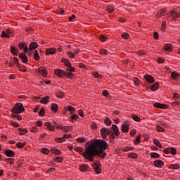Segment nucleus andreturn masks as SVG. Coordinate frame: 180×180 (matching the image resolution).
Instances as JSON below:
<instances>
[{
    "instance_id": "nucleus-4",
    "label": "nucleus",
    "mask_w": 180,
    "mask_h": 180,
    "mask_svg": "<svg viewBox=\"0 0 180 180\" xmlns=\"http://www.w3.org/2000/svg\"><path fill=\"white\" fill-rule=\"evenodd\" d=\"M12 32L11 30L10 29H6L5 30H3L1 32V39H9V37H11V36L9 34H12Z\"/></svg>"
},
{
    "instance_id": "nucleus-58",
    "label": "nucleus",
    "mask_w": 180,
    "mask_h": 180,
    "mask_svg": "<svg viewBox=\"0 0 180 180\" xmlns=\"http://www.w3.org/2000/svg\"><path fill=\"white\" fill-rule=\"evenodd\" d=\"M77 141L78 143H85V141H86V139H85V138H78L77 139Z\"/></svg>"
},
{
    "instance_id": "nucleus-8",
    "label": "nucleus",
    "mask_w": 180,
    "mask_h": 180,
    "mask_svg": "<svg viewBox=\"0 0 180 180\" xmlns=\"http://www.w3.org/2000/svg\"><path fill=\"white\" fill-rule=\"evenodd\" d=\"M54 73L56 75H58V77H60V78H63V75H65V71L61 69H56Z\"/></svg>"
},
{
    "instance_id": "nucleus-40",
    "label": "nucleus",
    "mask_w": 180,
    "mask_h": 180,
    "mask_svg": "<svg viewBox=\"0 0 180 180\" xmlns=\"http://www.w3.org/2000/svg\"><path fill=\"white\" fill-rule=\"evenodd\" d=\"M25 146H26V143L18 142L16 144V147H18V148H23V147H25Z\"/></svg>"
},
{
    "instance_id": "nucleus-1",
    "label": "nucleus",
    "mask_w": 180,
    "mask_h": 180,
    "mask_svg": "<svg viewBox=\"0 0 180 180\" xmlns=\"http://www.w3.org/2000/svg\"><path fill=\"white\" fill-rule=\"evenodd\" d=\"M108 148V143L102 139H94L87 142L85 145L84 151L82 154V157L87 160L89 162H94V157L105 158L106 153L103 150Z\"/></svg>"
},
{
    "instance_id": "nucleus-46",
    "label": "nucleus",
    "mask_w": 180,
    "mask_h": 180,
    "mask_svg": "<svg viewBox=\"0 0 180 180\" xmlns=\"http://www.w3.org/2000/svg\"><path fill=\"white\" fill-rule=\"evenodd\" d=\"M178 18H180V13H178L176 9V13H175L173 17H172V20H175V19H178Z\"/></svg>"
},
{
    "instance_id": "nucleus-33",
    "label": "nucleus",
    "mask_w": 180,
    "mask_h": 180,
    "mask_svg": "<svg viewBox=\"0 0 180 180\" xmlns=\"http://www.w3.org/2000/svg\"><path fill=\"white\" fill-rule=\"evenodd\" d=\"M156 130L157 131H158L159 133H164L165 131V129L162 128L161 126L158 125L156 127Z\"/></svg>"
},
{
    "instance_id": "nucleus-20",
    "label": "nucleus",
    "mask_w": 180,
    "mask_h": 180,
    "mask_svg": "<svg viewBox=\"0 0 180 180\" xmlns=\"http://www.w3.org/2000/svg\"><path fill=\"white\" fill-rule=\"evenodd\" d=\"M51 110L53 112V113H57L58 112V105L56 103H53L51 106Z\"/></svg>"
},
{
    "instance_id": "nucleus-38",
    "label": "nucleus",
    "mask_w": 180,
    "mask_h": 180,
    "mask_svg": "<svg viewBox=\"0 0 180 180\" xmlns=\"http://www.w3.org/2000/svg\"><path fill=\"white\" fill-rule=\"evenodd\" d=\"M34 58L36 61L40 60V56H39V52H37V51H34Z\"/></svg>"
},
{
    "instance_id": "nucleus-11",
    "label": "nucleus",
    "mask_w": 180,
    "mask_h": 180,
    "mask_svg": "<svg viewBox=\"0 0 180 180\" xmlns=\"http://www.w3.org/2000/svg\"><path fill=\"white\" fill-rule=\"evenodd\" d=\"M57 51V49H56L55 48H51V49H46V51H45V54L46 56H53V54H56V52Z\"/></svg>"
},
{
    "instance_id": "nucleus-27",
    "label": "nucleus",
    "mask_w": 180,
    "mask_h": 180,
    "mask_svg": "<svg viewBox=\"0 0 180 180\" xmlns=\"http://www.w3.org/2000/svg\"><path fill=\"white\" fill-rule=\"evenodd\" d=\"M51 152L52 154H55V155H60L61 151L58 149L52 148L51 149Z\"/></svg>"
},
{
    "instance_id": "nucleus-54",
    "label": "nucleus",
    "mask_w": 180,
    "mask_h": 180,
    "mask_svg": "<svg viewBox=\"0 0 180 180\" xmlns=\"http://www.w3.org/2000/svg\"><path fill=\"white\" fill-rule=\"evenodd\" d=\"M56 141H57L58 143H63V141H65V139L63 137H60V138H56Z\"/></svg>"
},
{
    "instance_id": "nucleus-63",
    "label": "nucleus",
    "mask_w": 180,
    "mask_h": 180,
    "mask_svg": "<svg viewBox=\"0 0 180 180\" xmlns=\"http://www.w3.org/2000/svg\"><path fill=\"white\" fill-rule=\"evenodd\" d=\"M81 51V49H79V48H78L77 46H75V49H74V53L75 54H78V53Z\"/></svg>"
},
{
    "instance_id": "nucleus-25",
    "label": "nucleus",
    "mask_w": 180,
    "mask_h": 180,
    "mask_svg": "<svg viewBox=\"0 0 180 180\" xmlns=\"http://www.w3.org/2000/svg\"><path fill=\"white\" fill-rule=\"evenodd\" d=\"M44 126H46V127H47V129L51 131H53L54 127L51 126V124L49 122H46L44 123Z\"/></svg>"
},
{
    "instance_id": "nucleus-51",
    "label": "nucleus",
    "mask_w": 180,
    "mask_h": 180,
    "mask_svg": "<svg viewBox=\"0 0 180 180\" xmlns=\"http://www.w3.org/2000/svg\"><path fill=\"white\" fill-rule=\"evenodd\" d=\"M170 154H172L173 155H176V148H175L174 147L170 148Z\"/></svg>"
},
{
    "instance_id": "nucleus-5",
    "label": "nucleus",
    "mask_w": 180,
    "mask_h": 180,
    "mask_svg": "<svg viewBox=\"0 0 180 180\" xmlns=\"http://www.w3.org/2000/svg\"><path fill=\"white\" fill-rule=\"evenodd\" d=\"M109 134H110V131H109L108 129L103 128L101 129V135L102 139H105L108 137V136H109Z\"/></svg>"
},
{
    "instance_id": "nucleus-50",
    "label": "nucleus",
    "mask_w": 180,
    "mask_h": 180,
    "mask_svg": "<svg viewBox=\"0 0 180 180\" xmlns=\"http://www.w3.org/2000/svg\"><path fill=\"white\" fill-rule=\"evenodd\" d=\"M99 39L101 40V41H102L103 43L106 41V40H108V37L105 36V35H101L99 37Z\"/></svg>"
},
{
    "instance_id": "nucleus-39",
    "label": "nucleus",
    "mask_w": 180,
    "mask_h": 180,
    "mask_svg": "<svg viewBox=\"0 0 180 180\" xmlns=\"http://www.w3.org/2000/svg\"><path fill=\"white\" fill-rule=\"evenodd\" d=\"M167 28V22L163 21L161 25V30L162 32H165V29Z\"/></svg>"
},
{
    "instance_id": "nucleus-24",
    "label": "nucleus",
    "mask_w": 180,
    "mask_h": 180,
    "mask_svg": "<svg viewBox=\"0 0 180 180\" xmlns=\"http://www.w3.org/2000/svg\"><path fill=\"white\" fill-rule=\"evenodd\" d=\"M49 99H50V96H46L41 99L40 102L44 105H46V103H49Z\"/></svg>"
},
{
    "instance_id": "nucleus-10",
    "label": "nucleus",
    "mask_w": 180,
    "mask_h": 180,
    "mask_svg": "<svg viewBox=\"0 0 180 180\" xmlns=\"http://www.w3.org/2000/svg\"><path fill=\"white\" fill-rule=\"evenodd\" d=\"M19 57H20V58H21L22 63H23L24 64H26V63H27V61H29V59L27 58V56H26V53H20Z\"/></svg>"
},
{
    "instance_id": "nucleus-57",
    "label": "nucleus",
    "mask_w": 180,
    "mask_h": 180,
    "mask_svg": "<svg viewBox=\"0 0 180 180\" xmlns=\"http://www.w3.org/2000/svg\"><path fill=\"white\" fill-rule=\"evenodd\" d=\"M141 134H139V135L136 137L134 143H135V144H139V143H140V140H141Z\"/></svg>"
},
{
    "instance_id": "nucleus-34",
    "label": "nucleus",
    "mask_w": 180,
    "mask_h": 180,
    "mask_svg": "<svg viewBox=\"0 0 180 180\" xmlns=\"http://www.w3.org/2000/svg\"><path fill=\"white\" fill-rule=\"evenodd\" d=\"M13 61H14V64H15L16 67L18 68H20V64L19 63V60H18V58L14 57L13 58Z\"/></svg>"
},
{
    "instance_id": "nucleus-32",
    "label": "nucleus",
    "mask_w": 180,
    "mask_h": 180,
    "mask_svg": "<svg viewBox=\"0 0 180 180\" xmlns=\"http://www.w3.org/2000/svg\"><path fill=\"white\" fill-rule=\"evenodd\" d=\"M65 72V75L66 77H72V75H74V74L72 73L71 70H70V69L68 68V69H66Z\"/></svg>"
},
{
    "instance_id": "nucleus-61",
    "label": "nucleus",
    "mask_w": 180,
    "mask_h": 180,
    "mask_svg": "<svg viewBox=\"0 0 180 180\" xmlns=\"http://www.w3.org/2000/svg\"><path fill=\"white\" fill-rule=\"evenodd\" d=\"M56 162H63V158L61 157H57L55 159Z\"/></svg>"
},
{
    "instance_id": "nucleus-21",
    "label": "nucleus",
    "mask_w": 180,
    "mask_h": 180,
    "mask_svg": "<svg viewBox=\"0 0 180 180\" xmlns=\"http://www.w3.org/2000/svg\"><path fill=\"white\" fill-rule=\"evenodd\" d=\"M62 131L63 133H68V131H72V127L71 126L63 127Z\"/></svg>"
},
{
    "instance_id": "nucleus-29",
    "label": "nucleus",
    "mask_w": 180,
    "mask_h": 180,
    "mask_svg": "<svg viewBox=\"0 0 180 180\" xmlns=\"http://www.w3.org/2000/svg\"><path fill=\"white\" fill-rule=\"evenodd\" d=\"M160 86V83L155 82L153 85L150 86L151 91H157Z\"/></svg>"
},
{
    "instance_id": "nucleus-12",
    "label": "nucleus",
    "mask_w": 180,
    "mask_h": 180,
    "mask_svg": "<svg viewBox=\"0 0 180 180\" xmlns=\"http://www.w3.org/2000/svg\"><path fill=\"white\" fill-rule=\"evenodd\" d=\"M166 12H167L166 8H162L159 10L156 14L157 19H158L159 18H162V16H164V13H165Z\"/></svg>"
},
{
    "instance_id": "nucleus-28",
    "label": "nucleus",
    "mask_w": 180,
    "mask_h": 180,
    "mask_svg": "<svg viewBox=\"0 0 180 180\" xmlns=\"http://www.w3.org/2000/svg\"><path fill=\"white\" fill-rule=\"evenodd\" d=\"M175 13H176V8H174L172 11H170L169 13H167V16L168 18H172V17L175 15Z\"/></svg>"
},
{
    "instance_id": "nucleus-43",
    "label": "nucleus",
    "mask_w": 180,
    "mask_h": 180,
    "mask_svg": "<svg viewBox=\"0 0 180 180\" xmlns=\"http://www.w3.org/2000/svg\"><path fill=\"white\" fill-rule=\"evenodd\" d=\"M67 55L68 56L69 58H75V54L74 52L68 51L67 53Z\"/></svg>"
},
{
    "instance_id": "nucleus-15",
    "label": "nucleus",
    "mask_w": 180,
    "mask_h": 180,
    "mask_svg": "<svg viewBox=\"0 0 180 180\" xmlns=\"http://www.w3.org/2000/svg\"><path fill=\"white\" fill-rule=\"evenodd\" d=\"M39 72H40L42 75V77H47V70L46 68H43V67H40L38 69Z\"/></svg>"
},
{
    "instance_id": "nucleus-52",
    "label": "nucleus",
    "mask_w": 180,
    "mask_h": 180,
    "mask_svg": "<svg viewBox=\"0 0 180 180\" xmlns=\"http://www.w3.org/2000/svg\"><path fill=\"white\" fill-rule=\"evenodd\" d=\"M154 144L158 146V147H160V148L162 147V145H161V143H160V141L158 139H155L154 140Z\"/></svg>"
},
{
    "instance_id": "nucleus-17",
    "label": "nucleus",
    "mask_w": 180,
    "mask_h": 180,
    "mask_svg": "<svg viewBox=\"0 0 180 180\" xmlns=\"http://www.w3.org/2000/svg\"><path fill=\"white\" fill-rule=\"evenodd\" d=\"M37 47H39V44H37V42H32L30 44L29 50H30V51H32V50H36V49H37Z\"/></svg>"
},
{
    "instance_id": "nucleus-31",
    "label": "nucleus",
    "mask_w": 180,
    "mask_h": 180,
    "mask_svg": "<svg viewBox=\"0 0 180 180\" xmlns=\"http://www.w3.org/2000/svg\"><path fill=\"white\" fill-rule=\"evenodd\" d=\"M65 96V94H64V91H59L56 94V98H63Z\"/></svg>"
},
{
    "instance_id": "nucleus-35",
    "label": "nucleus",
    "mask_w": 180,
    "mask_h": 180,
    "mask_svg": "<svg viewBox=\"0 0 180 180\" xmlns=\"http://www.w3.org/2000/svg\"><path fill=\"white\" fill-rule=\"evenodd\" d=\"M68 110L70 112V115H72V113L75 112V108L72 107V105H68Z\"/></svg>"
},
{
    "instance_id": "nucleus-6",
    "label": "nucleus",
    "mask_w": 180,
    "mask_h": 180,
    "mask_svg": "<svg viewBox=\"0 0 180 180\" xmlns=\"http://www.w3.org/2000/svg\"><path fill=\"white\" fill-rule=\"evenodd\" d=\"M143 78L146 79V82H148L149 84H154V82H155L154 77L150 75H145Z\"/></svg>"
},
{
    "instance_id": "nucleus-37",
    "label": "nucleus",
    "mask_w": 180,
    "mask_h": 180,
    "mask_svg": "<svg viewBox=\"0 0 180 180\" xmlns=\"http://www.w3.org/2000/svg\"><path fill=\"white\" fill-rule=\"evenodd\" d=\"M104 123L106 126H110V124H112V121L110 120V118L107 117L105 119Z\"/></svg>"
},
{
    "instance_id": "nucleus-60",
    "label": "nucleus",
    "mask_w": 180,
    "mask_h": 180,
    "mask_svg": "<svg viewBox=\"0 0 180 180\" xmlns=\"http://www.w3.org/2000/svg\"><path fill=\"white\" fill-rule=\"evenodd\" d=\"M24 50L25 53H28L29 51V47L27 46V44H25V46H24V49H22Z\"/></svg>"
},
{
    "instance_id": "nucleus-14",
    "label": "nucleus",
    "mask_w": 180,
    "mask_h": 180,
    "mask_svg": "<svg viewBox=\"0 0 180 180\" xmlns=\"http://www.w3.org/2000/svg\"><path fill=\"white\" fill-rule=\"evenodd\" d=\"M4 153L5 155H6V157H15V152H13V150H4Z\"/></svg>"
},
{
    "instance_id": "nucleus-62",
    "label": "nucleus",
    "mask_w": 180,
    "mask_h": 180,
    "mask_svg": "<svg viewBox=\"0 0 180 180\" xmlns=\"http://www.w3.org/2000/svg\"><path fill=\"white\" fill-rule=\"evenodd\" d=\"M153 37H154L155 40H158V39H159L158 32H155L153 33Z\"/></svg>"
},
{
    "instance_id": "nucleus-3",
    "label": "nucleus",
    "mask_w": 180,
    "mask_h": 180,
    "mask_svg": "<svg viewBox=\"0 0 180 180\" xmlns=\"http://www.w3.org/2000/svg\"><path fill=\"white\" fill-rule=\"evenodd\" d=\"M101 162H99V161H96L93 164V168L97 175H99V174H101L102 172V169H101Z\"/></svg>"
},
{
    "instance_id": "nucleus-16",
    "label": "nucleus",
    "mask_w": 180,
    "mask_h": 180,
    "mask_svg": "<svg viewBox=\"0 0 180 180\" xmlns=\"http://www.w3.org/2000/svg\"><path fill=\"white\" fill-rule=\"evenodd\" d=\"M173 47L174 46H172V44H166L164 46V50H165L166 51L171 52L172 51Z\"/></svg>"
},
{
    "instance_id": "nucleus-64",
    "label": "nucleus",
    "mask_w": 180,
    "mask_h": 180,
    "mask_svg": "<svg viewBox=\"0 0 180 180\" xmlns=\"http://www.w3.org/2000/svg\"><path fill=\"white\" fill-rule=\"evenodd\" d=\"M137 54L138 56H146V52L144 51H139Z\"/></svg>"
},
{
    "instance_id": "nucleus-23",
    "label": "nucleus",
    "mask_w": 180,
    "mask_h": 180,
    "mask_svg": "<svg viewBox=\"0 0 180 180\" xmlns=\"http://www.w3.org/2000/svg\"><path fill=\"white\" fill-rule=\"evenodd\" d=\"M180 77V74L176 72H172L171 73V78L172 79H178V78H179Z\"/></svg>"
},
{
    "instance_id": "nucleus-42",
    "label": "nucleus",
    "mask_w": 180,
    "mask_h": 180,
    "mask_svg": "<svg viewBox=\"0 0 180 180\" xmlns=\"http://www.w3.org/2000/svg\"><path fill=\"white\" fill-rule=\"evenodd\" d=\"M122 39H125V40H128L129 37H130V35L127 32H124L122 34Z\"/></svg>"
},
{
    "instance_id": "nucleus-49",
    "label": "nucleus",
    "mask_w": 180,
    "mask_h": 180,
    "mask_svg": "<svg viewBox=\"0 0 180 180\" xmlns=\"http://www.w3.org/2000/svg\"><path fill=\"white\" fill-rule=\"evenodd\" d=\"M150 157L152 158H160V155L157 153H150Z\"/></svg>"
},
{
    "instance_id": "nucleus-36",
    "label": "nucleus",
    "mask_w": 180,
    "mask_h": 180,
    "mask_svg": "<svg viewBox=\"0 0 180 180\" xmlns=\"http://www.w3.org/2000/svg\"><path fill=\"white\" fill-rule=\"evenodd\" d=\"M106 11L108 13H112V12H113V11H115V7H113L112 6H108Z\"/></svg>"
},
{
    "instance_id": "nucleus-2",
    "label": "nucleus",
    "mask_w": 180,
    "mask_h": 180,
    "mask_svg": "<svg viewBox=\"0 0 180 180\" xmlns=\"http://www.w3.org/2000/svg\"><path fill=\"white\" fill-rule=\"evenodd\" d=\"M11 112L15 115H19L22 112H25V108H23V104L21 103H17L12 108Z\"/></svg>"
},
{
    "instance_id": "nucleus-56",
    "label": "nucleus",
    "mask_w": 180,
    "mask_h": 180,
    "mask_svg": "<svg viewBox=\"0 0 180 180\" xmlns=\"http://www.w3.org/2000/svg\"><path fill=\"white\" fill-rule=\"evenodd\" d=\"M128 157L129 158H134V160H136L137 158V154L136 153H130Z\"/></svg>"
},
{
    "instance_id": "nucleus-13",
    "label": "nucleus",
    "mask_w": 180,
    "mask_h": 180,
    "mask_svg": "<svg viewBox=\"0 0 180 180\" xmlns=\"http://www.w3.org/2000/svg\"><path fill=\"white\" fill-rule=\"evenodd\" d=\"M10 50L11 54H13V56H18V54H19V49L15 46H11Z\"/></svg>"
},
{
    "instance_id": "nucleus-22",
    "label": "nucleus",
    "mask_w": 180,
    "mask_h": 180,
    "mask_svg": "<svg viewBox=\"0 0 180 180\" xmlns=\"http://www.w3.org/2000/svg\"><path fill=\"white\" fill-rule=\"evenodd\" d=\"M154 165L156 168H160V167H162V165H164V162L162 160H155L154 162Z\"/></svg>"
},
{
    "instance_id": "nucleus-26",
    "label": "nucleus",
    "mask_w": 180,
    "mask_h": 180,
    "mask_svg": "<svg viewBox=\"0 0 180 180\" xmlns=\"http://www.w3.org/2000/svg\"><path fill=\"white\" fill-rule=\"evenodd\" d=\"M61 62L64 63L65 65H66V67H68V68L69 67H71V63L70 62V60H68V59L62 58Z\"/></svg>"
},
{
    "instance_id": "nucleus-45",
    "label": "nucleus",
    "mask_w": 180,
    "mask_h": 180,
    "mask_svg": "<svg viewBox=\"0 0 180 180\" xmlns=\"http://www.w3.org/2000/svg\"><path fill=\"white\" fill-rule=\"evenodd\" d=\"M41 153H42V154L49 155L50 153V150H49L47 148H41Z\"/></svg>"
},
{
    "instance_id": "nucleus-9",
    "label": "nucleus",
    "mask_w": 180,
    "mask_h": 180,
    "mask_svg": "<svg viewBox=\"0 0 180 180\" xmlns=\"http://www.w3.org/2000/svg\"><path fill=\"white\" fill-rule=\"evenodd\" d=\"M129 127L130 124L127 123L123 124L121 127V131H122V133H129Z\"/></svg>"
},
{
    "instance_id": "nucleus-44",
    "label": "nucleus",
    "mask_w": 180,
    "mask_h": 180,
    "mask_svg": "<svg viewBox=\"0 0 180 180\" xmlns=\"http://www.w3.org/2000/svg\"><path fill=\"white\" fill-rule=\"evenodd\" d=\"M4 161H6V162L10 163V165H13V161H15V159L6 158V159L4 160Z\"/></svg>"
},
{
    "instance_id": "nucleus-53",
    "label": "nucleus",
    "mask_w": 180,
    "mask_h": 180,
    "mask_svg": "<svg viewBox=\"0 0 180 180\" xmlns=\"http://www.w3.org/2000/svg\"><path fill=\"white\" fill-rule=\"evenodd\" d=\"M93 75L94 76V78H102V75H99L98 72H93Z\"/></svg>"
},
{
    "instance_id": "nucleus-18",
    "label": "nucleus",
    "mask_w": 180,
    "mask_h": 180,
    "mask_svg": "<svg viewBox=\"0 0 180 180\" xmlns=\"http://www.w3.org/2000/svg\"><path fill=\"white\" fill-rule=\"evenodd\" d=\"M89 169V166L88 165H82L79 166V169L81 171V172H86L88 169Z\"/></svg>"
},
{
    "instance_id": "nucleus-59",
    "label": "nucleus",
    "mask_w": 180,
    "mask_h": 180,
    "mask_svg": "<svg viewBox=\"0 0 180 180\" xmlns=\"http://www.w3.org/2000/svg\"><path fill=\"white\" fill-rule=\"evenodd\" d=\"M100 54L101 55L105 54V56H108V51L105 49H101L100 50Z\"/></svg>"
},
{
    "instance_id": "nucleus-47",
    "label": "nucleus",
    "mask_w": 180,
    "mask_h": 180,
    "mask_svg": "<svg viewBox=\"0 0 180 180\" xmlns=\"http://www.w3.org/2000/svg\"><path fill=\"white\" fill-rule=\"evenodd\" d=\"M132 119L135 122H141V120L139 118V117L136 115H132Z\"/></svg>"
},
{
    "instance_id": "nucleus-41",
    "label": "nucleus",
    "mask_w": 180,
    "mask_h": 180,
    "mask_svg": "<svg viewBox=\"0 0 180 180\" xmlns=\"http://www.w3.org/2000/svg\"><path fill=\"white\" fill-rule=\"evenodd\" d=\"M134 85H136V86H139V85H140V79L137 77H134Z\"/></svg>"
},
{
    "instance_id": "nucleus-55",
    "label": "nucleus",
    "mask_w": 180,
    "mask_h": 180,
    "mask_svg": "<svg viewBox=\"0 0 180 180\" xmlns=\"http://www.w3.org/2000/svg\"><path fill=\"white\" fill-rule=\"evenodd\" d=\"M25 46H26V43L21 42L19 44L18 47H19L20 50H23V49Z\"/></svg>"
},
{
    "instance_id": "nucleus-19",
    "label": "nucleus",
    "mask_w": 180,
    "mask_h": 180,
    "mask_svg": "<svg viewBox=\"0 0 180 180\" xmlns=\"http://www.w3.org/2000/svg\"><path fill=\"white\" fill-rule=\"evenodd\" d=\"M112 129L113 132L115 133V136H120V132L119 131V128H117V126L116 124H112Z\"/></svg>"
},
{
    "instance_id": "nucleus-30",
    "label": "nucleus",
    "mask_w": 180,
    "mask_h": 180,
    "mask_svg": "<svg viewBox=\"0 0 180 180\" xmlns=\"http://www.w3.org/2000/svg\"><path fill=\"white\" fill-rule=\"evenodd\" d=\"M179 164H174L169 166V169H179Z\"/></svg>"
},
{
    "instance_id": "nucleus-7",
    "label": "nucleus",
    "mask_w": 180,
    "mask_h": 180,
    "mask_svg": "<svg viewBox=\"0 0 180 180\" xmlns=\"http://www.w3.org/2000/svg\"><path fill=\"white\" fill-rule=\"evenodd\" d=\"M153 106L155 108H159V109H168V108H169L168 105L161 104L160 103H155Z\"/></svg>"
},
{
    "instance_id": "nucleus-48",
    "label": "nucleus",
    "mask_w": 180,
    "mask_h": 180,
    "mask_svg": "<svg viewBox=\"0 0 180 180\" xmlns=\"http://www.w3.org/2000/svg\"><path fill=\"white\" fill-rule=\"evenodd\" d=\"M46 113V110L44 108H41L39 112V116L43 117L44 116V114Z\"/></svg>"
}]
</instances>
